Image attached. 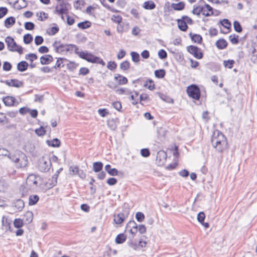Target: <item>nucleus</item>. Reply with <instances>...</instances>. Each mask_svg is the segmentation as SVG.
Here are the masks:
<instances>
[{"label": "nucleus", "instance_id": "f257e3e1", "mask_svg": "<svg viewBox=\"0 0 257 257\" xmlns=\"http://www.w3.org/2000/svg\"><path fill=\"white\" fill-rule=\"evenodd\" d=\"M211 141L213 147L219 153H222L228 148V143L225 136L218 130L213 132Z\"/></svg>", "mask_w": 257, "mask_h": 257}, {"label": "nucleus", "instance_id": "f03ea898", "mask_svg": "<svg viewBox=\"0 0 257 257\" xmlns=\"http://www.w3.org/2000/svg\"><path fill=\"white\" fill-rule=\"evenodd\" d=\"M52 164L50 157L48 155H45L41 157L38 163V169L42 172H47L51 169Z\"/></svg>", "mask_w": 257, "mask_h": 257}, {"label": "nucleus", "instance_id": "7ed1b4c3", "mask_svg": "<svg viewBox=\"0 0 257 257\" xmlns=\"http://www.w3.org/2000/svg\"><path fill=\"white\" fill-rule=\"evenodd\" d=\"M79 57L88 62L99 64L102 66H104L105 65V63L102 59L94 55L92 53H88L87 51H81L79 55Z\"/></svg>", "mask_w": 257, "mask_h": 257}, {"label": "nucleus", "instance_id": "20e7f679", "mask_svg": "<svg viewBox=\"0 0 257 257\" xmlns=\"http://www.w3.org/2000/svg\"><path fill=\"white\" fill-rule=\"evenodd\" d=\"M8 50L11 52H17L20 54L23 53V48L22 46L17 45L14 38L8 36L5 39Z\"/></svg>", "mask_w": 257, "mask_h": 257}, {"label": "nucleus", "instance_id": "39448f33", "mask_svg": "<svg viewBox=\"0 0 257 257\" xmlns=\"http://www.w3.org/2000/svg\"><path fill=\"white\" fill-rule=\"evenodd\" d=\"M10 159L15 163L18 168H24L26 167L28 163L27 156L23 153L19 155L18 157L16 156L10 157Z\"/></svg>", "mask_w": 257, "mask_h": 257}, {"label": "nucleus", "instance_id": "423d86ee", "mask_svg": "<svg viewBox=\"0 0 257 257\" xmlns=\"http://www.w3.org/2000/svg\"><path fill=\"white\" fill-rule=\"evenodd\" d=\"M186 92L188 96L193 99L198 100L200 98V90L198 86L196 84L188 86Z\"/></svg>", "mask_w": 257, "mask_h": 257}, {"label": "nucleus", "instance_id": "0eeeda50", "mask_svg": "<svg viewBox=\"0 0 257 257\" xmlns=\"http://www.w3.org/2000/svg\"><path fill=\"white\" fill-rule=\"evenodd\" d=\"M134 84L138 83L141 85H143L144 87H147L149 90H152L155 89V84L154 81L149 78L146 77H140L133 81Z\"/></svg>", "mask_w": 257, "mask_h": 257}, {"label": "nucleus", "instance_id": "6e6552de", "mask_svg": "<svg viewBox=\"0 0 257 257\" xmlns=\"http://www.w3.org/2000/svg\"><path fill=\"white\" fill-rule=\"evenodd\" d=\"M68 3L66 1H60L59 4L55 7V13L59 15L67 14L68 13Z\"/></svg>", "mask_w": 257, "mask_h": 257}, {"label": "nucleus", "instance_id": "1a4fd4ad", "mask_svg": "<svg viewBox=\"0 0 257 257\" xmlns=\"http://www.w3.org/2000/svg\"><path fill=\"white\" fill-rule=\"evenodd\" d=\"M187 51L192 55L195 58L200 59L203 57V53L201 49L194 45H190L187 47Z\"/></svg>", "mask_w": 257, "mask_h": 257}, {"label": "nucleus", "instance_id": "9d476101", "mask_svg": "<svg viewBox=\"0 0 257 257\" xmlns=\"http://www.w3.org/2000/svg\"><path fill=\"white\" fill-rule=\"evenodd\" d=\"M0 82L5 83L10 87H15L19 88L23 86L24 83L23 81H20L16 79H12L11 80H1Z\"/></svg>", "mask_w": 257, "mask_h": 257}, {"label": "nucleus", "instance_id": "9b49d317", "mask_svg": "<svg viewBox=\"0 0 257 257\" xmlns=\"http://www.w3.org/2000/svg\"><path fill=\"white\" fill-rule=\"evenodd\" d=\"M52 46L56 53H62L66 52V44H63L60 41H55L53 44Z\"/></svg>", "mask_w": 257, "mask_h": 257}, {"label": "nucleus", "instance_id": "f8f14e48", "mask_svg": "<svg viewBox=\"0 0 257 257\" xmlns=\"http://www.w3.org/2000/svg\"><path fill=\"white\" fill-rule=\"evenodd\" d=\"M167 157V153L165 151H159L157 154L156 161L159 165H162L166 160Z\"/></svg>", "mask_w": 257, "mask_h": 257}, {"label": "nucleus", "instance_id": "ddd939ff", "mask_svg": "<svg viewBox=\"0 0 257 257\" xmlns=\"http://www.w3.org/2000/svg\"><path fill=\"white\" fill-rule=\"evenodd\" d=\"M192 13L194 15H200L201 13L206 17L209 16V13H205V8L201 6H194Z\"/></svg>", "mask_w": 257, "mask_h": 257}, {"label": "nucleus", "instance_id": "4468645a", "mask_svg": "<svg viewBox=\"0 0 257 257\" xmlns=\"http://www.w3.org/2000/svg\"><path fill=\"white\" fill-rule=\"evenodd\" d=\"M40 60L42 65H47L52 62L54 59L52 56L47 54L41 56L40 58Z\"/></svg>", "mask_w": 257, "mask_h": 257}, {"label": "nucleus", "instance_id": "2eb2a0df", "mask_svg": "<svg viewBox=\"0 0 257 257\" xmlns=\"http://www.w3.org/2000/svg\"><path fill=\"white\" fill-rule=\"evenodd\" d=\"M69 60L65 58H58L55 65L52 67L55 69H60L64 66V63Z\"/></svg>", "mask_w": 257, "mask_h": 257}, {"label": "nucleus", "instance_id": "dca6fc26", "mask_svg": "<svg viewBox=\"0 0 257 257\" xmlns=\"http://www.w3.org/2000/svg\"><path fill=\"white\" fill-rule=\"evenodd\" d=\"M63 168H61L59 169H58L56 172L55 173V174L52 177L51 179L49 180L50 185L52 187H54L57 185V179L59 176V173L62 171Z\"/></svg>", "mask_w": 257, "mask_h": 257}, {"label": "nucleus", "instance_id": "f3484780", "mask_svg": "<svg viewBox=\"0 0 257 257\" xmlns=\"http://www.w3.org/2000/svg\"><path fill=\"white\" fill-rule=\"evenodd\" d=\"M4 104L8 106H11L14 105L16 99L13 96H7L3 98Z\"/></svg>", "mask_w": 257, "mask_h": 257}, {"label": "nucleus", "instance_id": "a211bd4d", "mask_svg": "<svg viewBox=\"0 0 257 257\" xmlns=\"http://www.w3.org/2000/svg\"><path fill=\"white\" fill-rule=\"evenodd\" d=\"M216 46L219 50H222L226 48L228 43L224 39H219L216 42Z\"/></svg>", "mask_w": 257, "mask_h": 257}, {"label": "nucleus", "instance_id": "6ab92c4d", "mask_svg": "<svg viewBox=\"0 0 257 257\" xmlns=\"http://www.w3.org/2000/svg\"><path fill=\"white\" fill-rule=\"evenodd\" d=\"M127 216V215H125L124 213H119L116 216H114V221L116 224H121Z\"/></svg>", "mask_w": 257, "mask_h": 257}, {"label": "nucleus", "instance_id": "aec40b11", "mask_svg": "<svg viewBox=\"0 0 257 257\" xmlns=\"http://www.w3.org/2000/svg\"><path fill=\"white\" fill-rule=\"evenodd\" d=\"M177 23L178 28L181 31L185 32L187 30L188 27L184 20L182 19V18L181 19H178Z\"/></svg>", "mask_w": 257, "mask_h": 257}, {"label": "nucleus", "instance_id": "412c9836", "mask_svg": "<svg viewBox=\"0 0 257 257\" xmlns=\"http://www.w3.org/2000/svg\"><path fill=\"white\" fill-rule=\"evenodd\" d=\"M2 225L5 227L6 231L10 230L12 221L10 220L7 217L3 216L2 218Z\"/></svg>", "mask_w": 257, "mask_h": 257}, {"label": "nucleus", "instance_id": "4be33fe9", "mask_svg": "<svg viewBox=\"0 0 257 257\" xmlns=\"http://www.w3.org/2000/svg\"><path fill=\"white\" fill-rule=\"evenodd\" d=\"M189 36L192 41L194 43H197L198 44H201L202 41V38L201 35L199 34H194L190 33Z\"/></svg>", "mask_w": 257, "mask_h": 257}, {"label": "nucleus", "instance_id": "5701e85b", "mask_svg": "<svg viewBox=\"0 0 257 257\" xmlns=\"http://www.w3.org/2000/svg\"><path fill=\"white\" fill-rule=\"evenodd\" d=\"M29 66L28 63L25 61H22L17 64V69L20 72L26 71Z\"/></svg>", "mask_w": 257, "mask_h": 257}, {"label": "nucleus", "instance_id": "b1692460", "mask_svg": "<svg viewBox=\"0 0 257 257\" xmlns=\"http://www.w3.org/2000/svg\"><path fill=\"white\" fill-rule=\"evenodd\" d=\"M156 7L155 3L152 1H148L144 2L143 7L146 10H152L154 9Z\"/></svg>", "mask_w": 257, "mask_h": 257}, {"label": "nucleus", "instance_id": "393cba45", "mask_svg": "<svg viewBox=\"0 0 257 257\" xmlns=\"http://www.w3.org/2000/svg\"><path fill=\"white\" fill-rule=\"evenodd\" d=\"M185 4L183 2H181L178 3H172L171 4V8L175 11H182L185 8Z\"/></svg>", "mask_w": 257, "mask_h": 257}, {"label": "nucleus", "instance_id": "a878e982", "mask_svg": "<svg viewBox=\"0 0 257 257\" xmlns=\"http://www.w3.org/2000/svg\"><path fill=\"white\" fill-rule=\"evenodd\" d=\"M104 169L111 176H116L118 174V171L115 168H111L109 164L105 165Z\"/></svg>", "mask_w": 257, "mask_h": 257}, {"label": "nucleus", "instance_id": "bb28decb", "mask_svg": "<svg viewBox=\"0 0 257 257\" xmlns=\"http://www.w3.org/2000/svg\"><path fill=\"white\" fill-rule=\"evenodd\" d=\"M46 143L49 146L52 147H59L61 145L60 141L57 138L54 139L51 141L47 140Z\"/></svg>", "mask_w": 257, "mask_h": 257}, {"label": "nucleus", "instance_id": "cd10ccee", "mask_svg": "<svg viewBox=\"0 0 257 257\" xmlns=\"http://www.w3.org/2000/svg\"><path fill=\"white\" fill-rule=\"evenodd\" d=\"M16 23V19L14 17H10L7 18L5 21V26L7 28H9L13 26Z\"/></svg>", "mask_w": 257, "mask_h": 257}, {"label": "nucleus", "instance_id": "c85d7f7f", "mask_svg": "<svg viewBox=\"0 0 257 257\" xmlns=\"http://www.w3.org/2000/svg\"><path fill=\"white\" fill-rule=\"evenodd\" d=\"M114 78L116 80H118V78H119L118 80L119 85L126 84L128 82V80L126 77L119 74H118L117 76H115Z\"/></svg>", "mask_w": 257, "mask_h": 257}, {"label": "nucleus", "instance_id": "c756f323", "mask_svg": "<svg viewBox=\"0 0 257 257\" xmlns=\"http://www.w3.org/2000/svg\"><path fill=\"white\" fill-rule=\"evenodd\" d=\"M103 163L101 162H96L93 164V170L97 173L100 172L103 168Z\"/></svg>", "mask_w": 257, "mask_h": 257}, {"label": "nucleus", "instance_id": "7c9ffc66", "mask_svg": "<svg viewBox=\"0 0 257 257\" xmlns=\"http://www.w3.org/2000/svg\"><path fill=\"white\" fill-rule=\"evenodd\" d=\"M115 92L117 94H119V95H123V94L128 95V94H132V93H133L132 91L130 89H128V88H123L116 89L115 90Z\"/></svg>", "mask_w": 257, "mask_h": 257}, {"label": "nucleus", "instance_id": "2f4dec72", "mask_svg": "<svg viewBox=\"0 0 257 257\" xmlns=\"http://www.w3.org/2000/svg\"><path fill=\"white\" fill-rule=\"evenodd\" d=\"M126 239V237L123 233H120L116 236L115 240L117 244H121L124 242Z\"/></svg>", "mask_w": 257, "mask_h": 257}, {"label": "nucleus", "instance_id": "473e14b6", "mask_svg": "<svg viewBox=\"0 0 257 257\" xmlns=\"http://www.w3.org/2000/svg\"><path fill=\"white\" fill-rule=\"evenodd\" d=\"M39 199V197L37 195H30L29 198V205H34L36 204Z\"/></svg>", "mask_w": 257, "mask_h": 257}, {"label": "nucleus", "instance_id": "72a5a7b5", "mask_svg": "<svg viewBox=\"0 0 257 257\" xmlns=\"http://www.w3.org/2000/svg\"><path fill=\"white\" fill-rule=\"evenodd\" d=\"M91 25V23L90 22L88 21H85L84 22L79 23L77 25V26L79 28L84 30L90 27Z\"/></svg>", "mask_w": 257, "mask_h": 257}, {"label": "nucleus", "instance_id": "f704fd0d", "mask_svg": "<svg viewBox=\"0 0 257 257\" xmlns=\"http://www.w3.org/2000/svg\"><path fill=\"white\" fill-rule=\"evenodd\" d=\"M15 207L19 211H21L25 206L24 202L22 199H18L14 203Z\"/></svg>", "mask_w": 257, "mask_h": 257}, {"label": "nucleus", "instance_id": "c9c22d12", "mask_svg": "<svg viewBox=\"0 0 257 257\" xmlns=\"http://www.w3.org/2000/svg\"><path fill=\"white\" fill-rule=\"evenodd\" d=\"M219 23L227 29H230L231 28V24L228 19H224L220 20Z\"/></svg>", "mask_w": 257, "mask_h": 257}, {"label": "nucleus", "instance_id": "e433bc0d", "mask_svg": "<svg viewBox=\"0 0 257 257\" xmlns=\"http://www.w3.org/2000/svg\"><path fill=\"white\" fill-rule=\"evenodd\" d=\"M134 93H135L134 94H132L131 95L130 98L131 100H133V101L132 102V103L133 105H136V104H138L139 102V98H138L139 92L137 91H135Z\"/></svg>", "mask_w": 257, "mask_h": 257}, {"label": "nucleus", "instance_id": "4c0bfd02", "mask_svg": "<svg viewBox=\"0 0 257 257\" xmlns=\"http://www.w3.org/2000/svg\"><path fill=\"white\" fill-rule=\"evenodd\" d=\"M239 36L236 34L231 35L229 36V40L230 42L234 45H236L239 43Z\"/></svg>", "mask_w": 257, "mask_h": 257}, {"label": "nucleus", "instance_id": "58836bf2", "mask_svg": "<svg viewBox=\"0 0 257 257\" xmlns=\"http://www.w3.org/2000/svg\"><path fill=\"white\" fill-rule=\"evenodd\" d=\"M166 74V72L164 69L156 70L155 71V75L157 78H162Z\"/></svg>", "mask_w": 257, "mask_h": 257}, {"label": "nucleus", "instance_id": "ea45409f", "mask_svg": "<svg viewBox=\"0 0 257 257\" xmlns=\"http://www.w3.org/2000/svg\"><path fill=\"white\" fill-rule=\"evenodd\" d=\"M130 67V62L125 60L120 64V68L123 71L127 70Z\"/></svg>", "mask_w": 257, "mask_h": 257}, {"label": "nucleus", "instance_id": "a19ab883", "mask_svg": "<svg viewBox=\"0 0 257 257\" xmlns=\"http://www.w3.org/2000/svg\"><path fill=\"white\" fill-rule=\"evenodd\" d=\"M23 221L20 218L15 219L14 221V225L16 228H20L23 226Z\"/></svg>", "mask_w": 257, "mask_h": 257}, {"label": "nucleus", "instance_id": "79ce46f5", "mask_svg": "<svg viewBox=\"0 0 257 257\" xmlns=\"http://www.w3.org/2000/svg\"><path fill=\"white\" fill-rule=\"evenodd\" d=\"M234 61L233 60H228L227 61L224 60L223 61V65L225 67L229 69H231L233 67Z\"/></svg>", "mask_w": 257, "mask_h": 257}, {"label": "nucleus", "instance_id": "37998d69", "mask_svg": "<svg viewBox=\"0 0 257 257\" xmlns=\"http://www.w3.org/2000/svg\"><path fill=\"white\" fill-rule=\"evenodd\" d=\"M33 213L31 211H28L25 214V217L26 218V221L27 223H31L33 220Z\"/></svg>", "mask_w": 257, "mask_h": 257}, {"label": "nucleus", "instance_id": "c03bdc74", "mask_svg": "<svg viewBox=\"0 0 257 257\" xmlns=\"http://www.w3.org/2000/svg\"><path fill=\"white\" fill-rule=\"evenodd\" d=\"M233 27L234 30L238 33H240L242 31L241 26L239 22L235 21L233 22Z\"/></svg>", "mask_w": 257, "mask_h": 257}, {"label": "nucleus", "instance_id": "a18cd8bd", "mask_svg": "<svg viewBox=\"0 0 257 257\" xmlns=\"http://www.w3.org/2000/svg\"><path fill=\"white\" fill-rule=\"evenodd\" d=\"M132 60L136 63L140 61V55L136 52H132L131 53Z\"/></svg>", "mask_w": 257, "mask_h": 257}, {"label": "nucleus", "instance_id": "49530a36", "mask_svg": "<svg viewBox=\"0 0 257 257\" xmlns=\"http://www.w3.org/2000/svg\"><path fill=\"white\" fill-rule=\"evenodd\" d=\"M33 41V37L30 34H27L24 36V42L26 44H30Z\"/></svg>", "mask_w": 257, "mask_h": 257}, {"label": "nucleus", "instance_id": "de8ad7c7", "mask_svg": "<svg viewBox=\"0 0 257 257\" xmlns=\"http://www.w3.org/2000/svg\"><path fill=\"white\" fill-rule=\"evenodd\" d=\"M36 134L39 136H43L46 133V130L43 126H41L39 128L35 130Z\"/></svg>", "mask_w": 257, "mask_h": 257}, {"label": "nucleus", "instance_id": "09e8293b", "mask_svg": "<svg viewBox=\"0 0 257 257\" xmlns=\"http://www.w3.org/2000/svg\"><path fill=\"white\" fill-rule=\"evenodd\" d=\"M137 226V223L135 222V221H130L126 224L125 227V231H127L129 229L131 228H135V227Z\"/></svg>", "mask_w": 257, "mask_h": 257}, {"label": "nucleus", "instance_id": "8fccbe9b", "mask_svg": "<svg viewBox=\"0 0 257 257\" xmlns=\"http://www.w3.org/2000/svg\"><path fill=\"white\" fill-rule=\"evenodd\" d=\"M84 4L85 2L84 0H77L74 2V7L77 10L80 9V6H84Z\"/></svg>", "mask_w": 257, "mask_h": 257}, {"label": "nucleus", "instance_id": "3c124183", "mask_svg": "<svg viewBox=\"0 0 257 257\" xmlns=\"http://www.w3.org/2000/svg\"><path fill=\"white\" fill-rule=\"evenodd\" d=\"M77 65L74 62L69 61L67 64V69L71 71H73L76 68Z\"/></svg>", "mask_w": 257, "mask_h": 257}, {"label": "nucleus", "instance_id": "603ef678", "mask_svg": "<svg viewBox=\"0 0 257 257\" xmlns=\"http://www.w3.org/2000/svg\"><path fill=\"white\" fill-rule=\"evenodd\" d=\"M136 218L138 222H142L145 219V215L142 212H138L136 214Z\"/></svg>", "mask_w": 257, "mask_h": 257}, {"label": "nucleus", "instance_id": "864d4df0", "mask_svg": "<svg viewBox=\"0 0 257 257\" xmlns=\"http://www.w3.org/2000/svg\"><path fill=\"white\" fill-rule=\"evenodd\" d=\"M24 26L27 30H33L35 28V24L31 22H26Z\"/></svg>", "mask_w": 257, "mask_h": 257}, {"label": "nucleus", "instance_id": "5fc2aeb1", "mask_svg": "<svg viewBox=\"0 0 257 257\" xmlns=\"http://www.w3.org/2000/svg\"><path fill=\"white\" fill-rule=\"evenodd\" d=\"M107 67L110 70H113L117 67V64L114 61H109L107 63Z\"/></svg>", "mask_w": 257, "mask_h": 257}, {"label": "nucleus", "instance_id": "6e6d98bb", "mask_svg": "<svg viewBox=\"0 0 257 257\" xmlns=\"http://www.w3.org/2000/svg\"><path fill=\"white\" fill-rule=\"evenodd\" d=\"M79 169L78 166H70L69 167L70 173L72 175L77 174L79 172Z\"/></svg>", "mask_w": 257, "mask_h": 257}, {"label": "nucleus", "instance_id": "4d7b16f0", "mask_svg": "<svg viewBox=\"0 0 257 257\" xmlns=\"http://www.w3.org/2000/svg\"><path fill=\"white\" fill-rule=\"evenodd\" d=\"M12 68V64L7 61L4 62L3 66V69L4 71H9L11 70Z\"/></svg>", "mask_w": 257, "mask_h": 257}, {"label": "nucleus", "instance_id": "13d9d810", "mask_svg": "<svg viewBox=\"0 0 257 257\" xmlns=\"http://www.w3.org/2000/svg\"><path fill=\"white\" fill-rule=\"evenodd\" d=\"M145 100H150L149 96L146 93H143L140 96L139 98V101L140 102V103H142V101Z\"/></svg>", "mask_w": 257, "mask_h": 257}, {"label": "nucleus", "instance_id": "bf43d9fd", "mask_svg": "<svg viewBox=\"0 0 257 257\" xmlns=\"http://www.w3.org/2000/svg\"><path fill=\"white\" fill-rule=\"evenodd\" d=\"M113 107L116 109L117 110L119 111H121V108H122V106H121V103H120V101H115V102H113L112 104Z\"/></svg>", "mask_w": 257, "mask_h": 257}, {"label": "nucleus", "instance_id": "052dcab7", "mask_svg": "<svg viewBox=\"0 0 257 257\" xmlns=\"http://www.w3.org/2000/svg\"><path fill=\"white\" fill-rule=\"evenodd\" d=\"M205 218V215L203 212H200L197 215V220L200 223H202L204 221Z\"/></svg>", "mask_w": 257, "mask_h": 257}, {"label": "nucleus", "instance_id": "680f3d73", "mask_svg": "<svg viewBox=\"0 0 257 257\" xmlns=\"http://www.w3.org/2000/svg\"><path fill=\"white\" fill-rule=\"evenodd\" d=\"M158 56L160 59H165L167 57V53L164 50L161 49L158 52Z\"/></svg>", "mask_w": 257, "mask_h": 257}, {"label": "nucleus", "instance_id": "e2e57ef3", "mask_svg": "<svg viewBox=\"0 0 257 257\" xmlns=\"http://www.w3.org/2000/svg\"><path fill=\"white\" fill-rule=\"evenodd\" d=\"M44 42L43 38L41 36H37L35 38V43L36 45H40Z\"/></svg>", "mask_w": 257, "mask_h": 257}, {"label": "nucleus", "instance_id": "0e129e2a", "mask_svg": "<svg viewBox=\"0 0 257 257\" xmlns=\"http://www.w3.org/2000/svg\"><path fill=\"white\" fill-rule=\"evenodd\" d=\"M89 73V70L86 67H82L80 69L79 71V75H86Z\"/></svg>", "mask_w": 257, "mask_h": 257}, {"label": "nucleus", "instance_id": "69168bd1", "mask_svg": "<svg viewBox=\"0 0 257 257\" xmlns=\"http://www.w3.org/2000/svg\"><path fill=\"white\" fill-rule=\"evenodd\" d=\"M141 154L143 157H148L150 155V152L148 149H142L141 150Z\"/></svg>", "mask_w": 257, "mask_h": 257}, {"label": "nucleus", "instance_id": "338daca9", "mask_svg": "<svg viewBox=\"0 0 257 257\" xmlns=\"http://www.w3.org/2000/svg\"><path fill=\"white\" fill-rule=\"evenodd\" d=\"M8 10L6 7L0 8V19L3 18L8 13Z\"/></svg>", "mask_w": 257, "mask_h": 257}, {"label": "nucleus", "instance_id": "774afa93", "mask_svg": "<svg viewBox=\"0 0 257 257\" xmlns=\"http://www.w3.org/2000/svg\"><path fill=\"white\" fill-rule=\"evenodd\" d=\"M112 20L116 23H120L122 21V17L119 15H113Z\"/></svg>", "mask_w": 257, "mask_h": 257}]
</instances>
